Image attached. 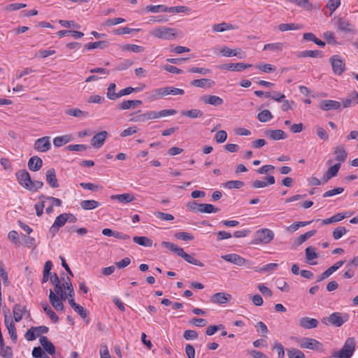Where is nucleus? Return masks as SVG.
<instances>
[{
    "label": "nucleus",
    "instance_id": "nucleus-14",
    "mask_svg": "<svg viewBox=\"0 0 358 358\" xmlns=\"http://www.w3.org/2000/svg\"><path fill=\"white\" fill-rule=\"evenodd\" d=\"M67 222L66 218L65 216V213L60 214L59 216H57L53 223V224L51 226L50 229V232L55 235L61 228L62 227L64 226V224Z\"/></svg>",
    "mask_w": 358,
    "mask_h": 358
},
{
    "label": "nucleus",
    "instance_id": "nucleus-9",
    "mask_svg": "<svg viewBox=\"0 0 358 358\" xmlns=\"http://www.w3.org/2000/svg\"><path fill=\"white\" fill-rule=\"evenodd\" d=\"M34 148L40 152H46L51 148L50 138L43 136L35 141Z\"/></svg>",
    "mask_w": 358,
    "mask_h": 358
},
{
    "label": "nucleus",
    "instance_id": "nucleus-49",
    "mask_svg": "<svg viewBox=\"0 0 358 358\" xmlns=\"http://www.w3.org/2000/svg\"><path fill=\"white\" fill-rule=\"evenodd\" d=\"M244 182L241 180H230L224 183V187L227 189H241L244 186Z\"/></svg>",
    "mask_w": 358,
    "mask_h": 358
},
{
    "label": "nucleus",
    "instance_id": "nucleus-42",
    "mask_svg": "<svg viewBox=\"0 0 358 358\" xmlns=\"http://www.w3.org/2000/svg\"><path fill=\"white\" fill-rule=\"evenodd\" d=\"M177 113V111L174 109H164L159 112L153 111L154 119L159 117H164L169 115H173Z\"/></svg>",
    "mask_w": 358,
    "mask_h": 358
},
{
    "label": "nucleus",
    "instance_id": "nucleus-62",
    "mask_svg": "<svg viewBox=\"0 0 358 358\" xmlns=\"http://www.w3.org/2000/svg\"><path fill=\"white\" fill-rule=\"evenodd\" d=\"M0 354L3 358H11L13 356L12 349L9 346L4 348V345L0 347Z\"/></svg>",
    "mask_w": 358,
    "mask_h": 358
},
{
    "label": "nucleus",
    "instance_id": "nucleus-13",
    "mask_svg": "<svg viewBox=\"0 0 358 358\" xmlns=\"http://www.w3.org/2000/svg\"><path fill=\"white\" fill-rule=\"evenodd\" d=\"M222 259H224L227 262H231L234 264H236L237 266H243L248 261L244 259L243 257H241L240 255L237 254H229V255H222Z\"/></svg>",
    "mask_w": 358,
    "mask_h": 358
},
{
    "label": "nucleus",
    "instance_id": "nucleus-10",
    "mask_svg": "<svg viewBox=\"0 0 358 358\" xmlns=\"http://www.w3.org/2000/svg\"><path fill=\"white\" fill-rule=\"evenodd\" d=\"M141 110H139L136 113H131L130 121L134 122H143L149 120H153V111H148L144 113H141Z\"/></svg>",
    "mask_w": 358,
    "mask_h": 358
},
{
    "label": "nucleus",
    "instance_id": "nucleus-17",
    "mask_svg": "<svg viewBox=\"0 0 358 358\" xmlns=\"http://www.w3.org/2000/svg\"><path fill=\"white\" fill-rule=\"evenodd\" d=\"M345 261L341 260L335 263L333 266H330L327 270L324 271L320 275L318 276L317 281L323 280L330 276L334 272L337 271L340 267H341Z\"/></svg>",
    "mask_w": 358,
    "mask_h": 358
},
{
    "label": "nucleus",
    "instance_id": "nucleus-54",
    "mask_svg": "<svg viewBox=\"0 0 358 358\" xmlns=\"http://www.w3.org/2000/svg\"><path fill=\"white\" fill-rule=\"evenodd\" d=\"M345 218V215L342 213H337L332 217L322 220L323 224H329L333 222L341 221Z\"/></svg>",
    "mask_w": 358,
    "mask_h": 358
},
{
    "label": "nucleus",
    "instance_id": "nucleus-57",
    "mask_svg": "<svg viewBox=\"0 0 358 358\" xmlns=\"http://www.w3.org/2000/svg\"><path fill=\"white\" fill-rule=\"evenodd\" d=\"M348 230L344 227H338L333 231V237L338 240L347 233Z\"/></svg>",
    "mask_w": 358,
    "mask_h": 358
},
{
    "label": "nucleus",
    "instance_id": "nucleus-5",
    "mask_svg": "<svg viewBox=\"0 0 358 358\" xmlns=\"http://www.w3.org/2000/svg\"><path fill=\"white\" fill-rule=\"evenodd\" d=\"M334 74L341 76L345 70V64L338 55H334L329 59Z\"/></svg>",
    "mask_w": 358,
    "mask_h": 358
},
{
    "label": "nucleus",
    "instance_id": "nucleus-55",
    "mask_svg": "<svg viewBox=\"0 0 358 358\" xmlns=\"http://www.w3.org/2000/svg\"><path fill=\"white\" fill-rule=\"evenodd\" d=\"M292 2L306 10H311L313 9L312 3H309L307 0H293Z\"/></svg>",
    "mask_w": 358,
    "mask_h": 358
},
{
    "label": "nucleus",
    "instance_id": "nucleus-44",
    "mask_svg": "<svg viewBox=\"0 0 358 358\" xmlns=\"http://www.w3.org/2000/svg\"><path fill=\"white\" fill-rule=\"evenodd\" d=\"M220 210V209L217 207H215L213 205L210 203H201L200 206L199 213H217Z\"/></svg>",
    "mask_w": 358,
    "mask_h": 358
},
{
    "label": "nucleus",
    "instance_id": "nucleus-12",
    "mask_svg": "<svg viewBox=\"0 0 358 358\" xmlns=\"http://www.w3.org/2000/svg\"><path fill=\"white\" fill-rule=\"evenodd\" d=\"M341 103L334 100H322L319 103V108L324 111L337 110L341 108Z\"/></svg>",
    "mask_w": 358,
    "mask_h": 358
},
{
    "label": "nucleus",
    "instance_id": "nucleus-32",
    "mask_svg": "<svg viewBox=\"0 0 358 358\" xmlns=\"http://www.w3.org/2000/svg\"><path fill=\"white\" fill-rule=\"evenodd\" d=\"M178 256L183 258L189 264L199 266L200 267H203L204 266L201 262L194 259L192 255L186 253L183 249L181 250V252Z\"/></svg>",
    "mask_w": 358,
    "mask_h": 358
},
{
    "label": "nucleus",
    "instance_id": "nucleus-22",
    "mask_svg": "<svg viewBox=\"0 0 358 358\" xmlns=\"http://www.w3.org/2000/svg\"><path fill=\"white\" fill-rule=\"evenodd\" d=\"M41 345L43 346V350L49 355H53L55 354V345L48 339L45 336H42L39 338Z\"/></svg>",
    "mask_w": 358,
    "mask_h": 358
},
{
    "label": "nucleus",
    "instance_id": "nucleus-58",
    "mask_svg": "<svg viewBox=\"0 0 358 358\" xmlns=\"http://www.w3.org/2000/svg\"><path fill=\"white\" fill-rule=\"evenodd\" d=\"M123 50L134 52H141L144 50V48L134 44H127L123 47Z\"/></svg>",
    "mask_w": 358,
    "mask_h": 358
},
{
    "label": "nucleus",
    "instance_id": "nucleus-39",
    "mask_svg": "<svg viewBox=\"0 0 358 358\" xmlns=\"http://www.w3.org/2000/svg\"><path fill=\"white\" fill-rule=\"evenodd\" d=\"M134 243L145 247H151L152 241L146 236H134L133 238Z\"/></svg>",
    "mask_w": 358,
    "mask_h": 358
},
{
    "label": "nucleus",
    "instance_id": "nucleus-18",
    "mask_svg": "<svg viewBox=\"0 0 358 358\" xmlns=\"http://www.w3.org/2000/svg\"><path fill=\"white\" fill-rule=\"evenodd\" d=\"M4 317H5L4 322L8 329V334L10 336V338L12 339L13 341L16 342L17 336V333H16V329L15 327V324H14L13 320L10 319V317H8L7 316V315L5 314Z\"/></svg>",
    "mask_w": 358,
    "mask_h": 358
},
{
    "label": "nucleus",
    "instance_id": "nucleus-24",
    "mask_svg": "<svg viewBox=\"0 0 358 358\" xmlns=\"http://www.w3.org/2000/svg\"><path fill=\"white\" fill-rule=\"evenodd\" d=\"M49 300L51 305L57 310H63L64 308V306L63 303L59 299V297L55 294V293L50 289L49 294Z\"/></svg>",
    "mask_w": 358,
    "mask_h": 358
},
{
    "label": "nucleus",
    "instance_id": "nucleus-27",
    "mask_svg": "<svg viewBox=\"0 0 358 358\" xmlns=\"http://www.w3.org/2000/svg\"><path fill=\"white\" fill-rule=\"evenodd\" d=\"M251 66V64H246L244 63H229L224 64L222 69L229 71H241Z\"/></svg>",
    "mask_w": 358,
    "mask_h": 358
},
{
    "label": "nucleus",
    "instance_id": "nucleus-19",
    "mask_svg": "<svg viewBox=\"0 0 358 358\" xmlns=\"http://www.w3.org/2000/svg\"><path fill=\"white\" fill-rule=\"evenodd\" d=\"M46 181L49 185L52 188H57L59 187L58 180L56 176L55 169L51 168L45 173Z\"/></svg>",
    "mask_w": 358,
    "mask_h": 358
},
{
    "label": "nucleus",
    "instance_id": "nucleus-31",
    "mask_svg": "<svg viewBox=\"0 0 358 358\" xmlns=\"http://www.w3.org/2000/svg\"><path fill=\"white\" fill-rule=\"evenodd\" d=\"M286 46V43H268L264 45L263 50H270L274 52H282L283 48Z\"/></svg>",
    "mask_w": 358,
    "mask_h": 358
},
{
    "label": "nucleus",
    "instance_id": "nucleus-52",
    "mask_svg": "<svg viewBox=\"0 0 358 358\" xmlns=\"http://www.w3.org/2000/svg\"><path fill=\"white\" fill-rule=\"evenodd\" d=\"M141 90L138 87L134 88L132 87H128L123 90H121L117 94L113 95L115 98L119 99L120 97L125 95H129L134 92H139Z\"/></svg>",
    "mask_w": 358,
    "mask_h": 358
},
{
    "label": "nucleus",
    "instance_id": "nucleus-34",
    "mask_svg": "<svg viewBox=\"0 0 358 358\" xmlns=\"http://www.w3.org/2000/svg\"><path fill=\"white\" fill-rule=\"evenodd\" d=\"M71 140V135H64L62 136H57L53 139V144L55 147L59 148L70 142Z\"/></svg>",
    "mask_w": 358,
    "mask_h": 358
},
{
    "label": "nucleus",
    "instance_id": "nucleus-28",
    "mask_svg": "<svg viewBox=\"0 0 358 358\" xmlns=\"http://www.w3.org/2000/svg\"><path fill=\"white\" fill-rule=\"evenodd\" d=\"M334 155H335V160L340 163L345 162L348 156V153L343 145L336 146L334 148Z\"/></svg>",
    "mask_w": 358,
    "mask_h": 358
},
{
    "label": "nucleus",
    "instance_id": "nucleus-23",
    "mask_svg": "<svg viewBox=\"0 0 358 358\" xmlns=\"http://www.w3.org/2000/svg\"><path fill=\"white\" fill-rule=\"evenodd\" d=\"M265 135L272 140H282L287 138L286 134L281 129H268L265 131Z\"/></svg>",
    "mask_w": 358,
    "mask_h": 358
},
{
    "label": "nucleus",
    "instance_id": "nucleus-11",
    "mask_svg": "<svg viewBox=\"0 0 358 358\" xmlns=\"http://www.w3.org/2000/svg\"><path fill=\"white\" fill-rule=\"evenodd\" d=\"M200 101L205 104H210L214 106H220L224 103L223 99L220 96L210 94L201 96Z\"/></svg>",
    "mask_w": 358,
    "mask_h": 358
},
{
    "label": "nucleus",
    "instance_id": "nucleus-50",
    "mask_svg": "<svg viewBox=\"0 0 358 358\" xmlns=\"http://www.w3.org/2000/svg\"><path fill=\"white\" fill-rule=\"evenodd\" d=\"M162 245L164 246V248L170 250L171 251L175 252L178 256L180 253L181 250H182V248L178 246L177 245H176L174 243H172L168 242V241H163L162 243Z\"/></svg>",
    "mask_w": 358,
    "mask_h": 358
},
{
    "label": "nucleus",
    "instance_id": "nucleus-21",
    "mask_svg": "<svg viewBox=\"0 0 358 358\" xmlns=\"http://www.w3.org/2000/svg\"><path fill=\"white\" fill-rule=\"evenodd\" d=\"M299 325L304 329H310L317 327L318 321L316 319L303 317L299 320Z\"/></svg>",
    "mask_w": 358,
    "mask_h": 358
},
{
    "label": "nucleus",
    "instance_id": "nucleus-46",
    "mask_svg": "<svg viewBox=\"0 0 358 358\" xmlns=\"http://www.w3.org/2000/svg\"><path fill=\"white\" fill-rule=\"evenodd\" d=\"M301 25L294 23H282L279 24L278 29L280 31H285L288 30H296L301 28Z\"/></svg>",
    "mask_w": 358,
    "mask_h": 358
},
{
    "label": "nucleus",
    "instance_id": "nucleus-26",
    "mask_svg": "<svg viewBox=\"0 0 358 358\" xmlns=\"http://www.w3.org/2000/svg\"><path fill=\"white\" fill-rule=\"evenodd\" d=\"M111 200H117L121 203H128L135 200L132 194L124 193L122 194H114L110 196Z\"/></svg>",
    "mask_w": 358,
    "mask_h": 358
},
{
    "label": "nucleus",
    "instance_id": "nucleus-51",
    "mask_svg": "<svg viewBox=\"0 0 358 358\" xmlns=\"http://www.w3.org/2000/svg\"><path fill=\"white\" fill-rule=\"evenodd\" d=\"M287 353L289 358H306L304 353L296 348L287 349Z\"/></svg>",
    "mask_w": 358,
    "mask_h": 358
},
{
    "label": "nucleus",
    "instance_id": "nucleus-35",
    "mask_svg": "<svg viewBox=\"0 0 358 358\" xmlns=\"http://www.w3.org/2000/svg\"><path fill=\"white\" fill-rule=\"evenodd\" d=\"M43 310L45 313L49 316L50 319L55 323H57L59 321V317L56 315V313L52 310V308L49 306L47 302H43L41 303Z\"/></svg>",
    "mask_w": 358,
    "mask_h": 358
},
{
    "label": "nucleus",
    "instance_id": "nucleus-29",
    "mask_svg": "<svg viewBox=\"0 0 358 358\" xmlns=\"http://www.w3.org/2000/svg\"><path fill=\"white\" fill-rule=\"evenodd\" d=\"M266 181L255 180L252 183V187L254 188H262L266 187L268 185H273L275 182V178L273 176H268L265 178Z\"/></svg>",
    "mask_w": 358,
    "mask_h": 358
},
{
    "label": "nucleus",
    "instance_id": "nucleus-6",
    "mask_svg": "<svg viewBox=\"0 0 358 358\" xmlns=\"http://www.w3.org/2000/svg\"><path fill=\"white\" fill-rule=\"evenodd\" d=\"M337 29L345 34H357L355 26L342 17H338L336 22Z\"/></svg>",
    "mask_w": 358,
    "mask_h": 358
},
{
    "label": "nucleus",
    "instance_id": "nucleus-16",
    "mask_svg": "<svg viewBox=\"0 0 358 358\" xmlns=\"http://www.w3.org/2000/svg\"><path fill=\"white\" fill-rule=\"evenodd\" d=\"M107 136L108 132L106 131L99 132L92 137L91 140L92 145L97 148H101L103 145Z\"/></svg>",
    "mask_w": 358,
    "mask_h": 358
},
{
    "label": "nucleus",
    "instance_id": "nucleus-15",
    "mask_svg": "<svg viewBox=\"0 0 358 358\" xmlns=\"http://www.w3.org/2000/svg\"><path fill=\"white\" fill-rule=\"evenodd\" d=\"M231 299V294L224 292H218L211 296L210 301L213 303L224 304Z\"/></svg>",
    "mask_w": 358,
    "mask_h": 358
},
{
    "label": "nucleus",
    "instance_id": "nucleus-3",
    "mask_svg": "<svg viewBox=\"0 0 358 358\" xmlns=\"http://www.w3.org/2000/svg\"><path fill=\"white\" fill-rule=\"evenodd\" d=\"M150 34L159 38L172 40L177 36V31L172 27H160L152 29Z\"/></svg>",
    "mask_w": 358,
    "mask_h": 358
},
{
    "label": "nucleus",
    "instance_id": "nucleus-1",
    "mask_svg": "<svg viewBox=\"0 0 358 358\" xmlns=\"http://www.w3.org/2000/svg\"><path fill=\"white\" fill-rule=\"evenodd\" d=\"M349 315L346 313L335 312L329 315V317L322 318V322L326 325H332L336 327H341L345 322L348 321Z\"/></svg>",
    "mask_w": 358,
    "mask_h": 358
},
{
    "label": "nucleus",
    "instance_id": "nucleus-64",
    "mask_svg": "<svg viewBox=\"0 0 358 358\" xmlns=\"http://www.w3.org/2000/svg\"><path fill=\"white\" fill-rule=\"evenodd\" d=\"M134 64V62L130 60V59H126L124 61H123L122 62H121L120 64H119L115 69V71H122V70H126L129 67H130L132 64Z\"/></svg>",
    "mask_w": 358,
    "mask_h": 358
},
{
    "label": "nucleus",
    "instance_id": "nucleus-36",
    "mask_svg": "<svg viewBox=\"0 0 358 358\" xmlns=\"http://www.w3.org/2000/svg\"><path fill=\"white\" fill-rule=\"evenodd\" d=\"M109 45V43L106 41H99L96 42L89 43L85 45V48L86 50H92L96 48H101L104 49L107 48Z\"/></svg>",
    "mask_w": 358,
    "mask_h": 358
},
{
    "label": "nucleus",
    "instance_id": "nucleus-7",
    "mask_svg": "<svg viewBox=\"0 0 358 358\" xmlns=\"http://www.w3.org/2000/svg\"><path fill=\"white\" fill-rule=\"evenodd\" d=\"M15 176L19 184L26 189H29L32 182L29 172L26 169H20L16 172Z\"/></svg>",
    "mask_w": 358,
    "mask_h": 358
},
{
    "label": "nucleus",
    "instance_id": "nucleus-41",
    "mask_svg": "<svg viewBox=\"0 0 358 358\" xmlns=\"http://www.w3.org/2000/svg\"><path fill=\"white\" fill-rule=\"evenodd\" d=\"M213 31L215 32H223L227 30H231L234 29V26L231 24L227 22H222L220 24H215L213 27Z\"/></svg>",
    "mask_w": 358,
    "mask_h": 358
},
{
    "label": "nucleus",
    "instance_id": "nucleus-38",
    "mask_svg": "<svg viewBox=\"0 0 358 358\" xmlns=\"http://www.w3.org/2000/svg\"><path fill=\"white\" fill-rule=\"evenodd\" d=\"M100 206V203L95 200H83L80 202V206L84 210H93Z\"/></svg>",
    "mask_w": 358,
    "mask_h": 358
},
{
    "label": "nucleus",
    "instance_id": "nucleus-60",
    "mask_svg": "<svg viewBox=\"0 0 358 358\" xmlns=\"http://www.w3.org/2000/svg\"><path fill=\"white\" fill-rule=\"evenodd\" d=\"M88 148V146L83 144H75V145H69L66 147V149L70 151H78V152H83L85 151Z\"/></svg>",
    "mask_w": 358,
    "mask_h": 358
},
{
    "label": "nucleus",
    "instance_id": "nucleus-63",
    "mask_svg": "<svg viewBox=\"0 0 358 358\" xmlns=\"http://www.w3.org/2000/svg\"><path fill=\"white\" fill-rule=\"evenodd\" d=\"M227 138V134L224 130H220L217 131L215 134V139L217 143H224Z\"/></svg>",
    "mask_w": 358,
    "mask_h": 358
},
{
    "label": "nucleus",
    "instance_id": "nucleus-47",
    "mask_svg": "<svg viewBox=\"0 0 358 358\" xmlns=\"http://www.w3.org/2000/svg\"><path fill=\"white\" fill-rule=\"evenodd\" d=\"M181 113L182 115L189 117L190 118L200 117L203 115V112L199 109H192L189 110H183V111H182Z\"/></svg>",
    "mask_w": 358,
    "mask_h": 358
},
{
    "label": "nucleus",
    "instance_id": "nucleus-25",
    "mask_svg": "<svg viewBox=\"0 0 358 358\" xmlns=\"http://www.w3.org/2000/svg\"><path fill=\"white\" fill-rule=\"evenodd\" d=\"M191 85L197 87L210 88L215 85V82L207 78L195 79L191 81Z\"/></svg>",
    "mask_w": 358,
    "mask_h": 358
},
{
    "label": "nucleus",
    "instance_id": "nucleus-48",
    "mask_svg": "<svg viewBox=\"0 0 358 358\" xmlns=\"http://www.w3.org/2000/svg\"><path fill=\"white\" fill-rule=\"evenodd\" d=\"M273 118V115L268 110H264L257 115V119L261 122H266Z\"/></svg>",
    "mask_w": 358,
    "mask_h": 358
},
{
    "label": "nucleus",
    "instance_id": "nucleus-30",
    "mask_svg": "<svg viewBox=\"0 0 358 358\" xmlns=\"http://www.w3.org/2000/svg\"><path fill=\"white\" fill-rule=\"evenodd\" d=\"M343 108H349L358 103V92L350 94L348 98L342 101Z\"/></svg>",
    "mask_w": 358,
    "mask_h": 358
},
{
    "label": "nucleus",
    "instance_id": "nucleus-8",
    "mask_svg": "<svg viewBox=\"0 0 358 358\" xmlns=\"http://www.w3.org/2000/svg\"><path fill=\"white\" fill-rule=\"evenodd\" d=\"M299 346L301 348L320 350L322 344L314 338L304 337L299 341Z\"/></svg>",
    "mask_w": 358,
    "mask_h": 358
},
{
    "label": "nucleus",
    "instance_id": "nucleus-2",
    "mask_svg": "<svg viewBox=\"0 0 358 358\" xmlns=\"http://www.w3.org/2000/svg\"><path fill=\"white\" fill-rule=\"evenodd\" d=\"M355 343L353 338H348L345 341L343 348L333 354L334 358H350L355 351Z\"/></svg>",
    "mask_w": 358,
    "mask_h": 358
},
{
    "label": "nucleus",
    "instance_id": "nucleus-61",
    "mask_svg": "<svg viewBox=\"0 0 358 358\" xmlns=\"http://www.w3.org/2000/svg\"><path fill=\"white\" fill-rule=\"evenodd\" d=\"M220 52L225 57L236 56L238 54L236 49H230L227 46L222 48Z\"/></svg>",
    "mask_w": 358,
    "mask_h": 358
},
{
    "label": "nucleus",
    "instance_id": "nucleus-37",
    "mask_svg": "<svg viewBox=\"0 0 358 358\" xmlns=\"http://www.w3.org/2000/svg\"><path fill=\"white\" fill-rule=\"evenodd\" d=\"M65 113L68 115L73 116L76 117H87L89 115L88 112L81 110L77 108L67 109L65 110Z\"/></svg>",
    "mask_w": 358,
    "mask_h": 358
},
{
    "label": "nucleus",
    "instance_id": "nucleus-59",
    "mask_svg": "<svg viewBox=\"0 0 358 358\" xmlns=\"http://www.w3.org/2000/svg\"><path fill=\"white\" fill-rule=\"evenodd\" d=\"M120 110H128L130 108H135L133 100H124L117 106Z\"/></svg>",
    "mask_w": 358,
    "mask_h": 358
},
{
    "label": "nucleus",
    "instance_id": "nucleus-43",
    "mask_svg": "<svg viewBox=\"0 0 358 358\" xmlns=\"http://www.w3.org/2000/svg\"><path fill=\"white\" fill-rule=\"evenodd\" d=\"M299 57H322V54L320 50H304L299 53Z\"/></svg>",
    "mask_w": 358,
    "mask_h": 358
},
{
    "label": "nucleus",
    "instance_id": "nucleus-4",
    "mask_svg": "<svg viewBox=\"0 0 358 358\" xmlns=\"http://www.w3.org/2000/svg\"><path fill=\"white\" fill-rule=\"evenodd\" d=\"M273 238L274 233L272 230L268 229H261L256 231L254 243L256 244H268L273 239Z\"/></svg>",
    "mask_w": 358,
    "mask_h": 358
},
{
    "label": "nucleus",
    "instance_id": "nucleus-40",
    "mask_svg": "<svg viewBox=\"0 0 358 358\" xmlns=\"http://www.w3.org/2000/svg\"><path fill=\"white\" fill-rule=\"evenodd\" d=\"M153 99H157L161 97L171 94V87H166L156 89L154 91Z\"/></svg>",
    "mask_w": 358,
    "mask_h": 358
},
{
    "label": "nucleus",
    "instance_id": "nucleus-20",
    "mask_svg": "<svg viewBox=\"0 0 358 358\" xmlns=\"http://www.w3.org/2000/svg\"><path fill=\"white\" fill-rule=\"evenodd\" d=\"M43 165V161L41 157L38 156H33L29 158L28 161V168L31 171H39Z\"/></svg>",
    "mask_w": 358,
    "mask_h": 358
},
{
    "label": "nucleus",
    "instance_id": "nucleus-33",
    "mask_svg": "<svg viewBox=\"0 0 358 358\" xmlns=\"http://www.w3.org/2000/svg\"><path fill=\"white\" fill-rule=\"evenodd\" d=\"M305 253L307 262L311 265H315L317 262H311L313 259H317L318 257V255L315 251V248L313 246H309L306 249Z\"/></svg>",
    "mask_w": 358,
    "mask_h": 358
},
{
    "label": "nucleus",
    "instance_id": "nucleus-53",
    "mask_svg": "<svg viewBox=\"0 0 358 358\" xmlns=\"http://www.w3.org/2000/svg\"><path fill=\"white\" fill-rule=\"evenodd\" d=\"M13 313L15 321L20 322L23 316V310L19 304H15L13 308Z\"/></svg>",
    "mask_w": 358,
    "mask_h": 358
},
{
    "label": "nucleus",
    "instance_id": "nucleus-56",
    "mask_svg": "<svg viewBox=\"0 0 358 358\" xmlns=\"http://www.w3.org/2000/svg\"><path fill=\"white\" fill-rule=\"evenodd\" d=\"M145 10L148 12H151V13H162V12H164V10H166V6H164V5H157V6L149 5V6H146Z\"/></svg>",
    "mask_w": 358,
    "mask_h": 358
},
{
    "label": "nucleus",
    "instance_id": "nucleus-45",
    "mask_svg": "<svg viewBox=\"0 0 358 358\" xmlns=\"http://www.w3.org/2000/svg\"><path fill=\"white\" fill-rule=\"evenodd\" d=\"M316 233L315 230L309 231L303 234L300 235L296 240L295 241V244L296 245H300L305 241H306L308 238L312 237Z\"/></svg>",
    "mask_w": 358,
    "mask_h": 358
}]
</instances>
